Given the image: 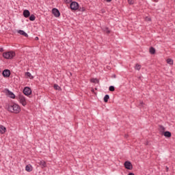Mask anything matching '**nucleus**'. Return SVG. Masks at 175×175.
I'll return each instance as SVG.
<instances>
[{
  "instance_id": "nucleus-27",
  "label": "nucleus",
  "mask_w": 175,
  "mask_h": 175,
  "mask_svg": "<svg viewBox=\"0 0 175 175\" xmlns=\"http://www.w3.org/2000/svg\"><path fill=\"white\" fill-rule=\"evenodd\" d=\"M107 33H110V30L108 28H106Z\"/></svg>"
},
{
  "instance_id": "nucleus-1",
  "label": "nucleus",
  "mask_w": 175,
  "mask_h": 175,
  "mask_svg": "<svg viewBox=\"0 0 175 175\" xmlns=\"http://www.w3.org/2000/svg\"><path fill=\"white\" fill-rule=\"evenodd\" d=\"M8 110L10 113H14V114H18L21 111V107L18 104L14 103L12 105H9L8 107Z\"/></svg>"
},
{
  "instance_id": "nucleus-6",
  "label": "nucleus",
  "mask_w": 175,
  "mask_h": 175,
  "mask_svg": "<svg viewBox=\"0 0 175 175\" xmlns=\"http://www.w3.org/2000/svg\"><path fill=\"white\" fill-rule=\"evenodd\" d=\"M124 167L128 170H132V169H133V166L132 165L131 161L124 162Z\"/></svg>"
},
{
  "instance_id": "nucleus-20",
  "label": "nucleus",
  "mask_w": 175,
  "mask_h": 175,
  "mask_svg": "<svg viewBox=\"0 0 175 175\" xmlns=\"http://www.w3.org/2000/svg\"><path fill=\"white\" fill-rule=\"evenodd\" d=\"M167 64H169V65H173V60L172 59H167Z\"/></svg>"
},
{
  "instance_id": "nucleus-28",
  "label": "nucleus",
  "mask_w": 175,
  "mask_h": 175,
  "mask_svg": "<svg viewBox=\"0 0 175 175\" xmlns=\"http://www.w3.org/2000/svg\"><path fill=\"white\" fill-rule=\"evenodd\" d=\"M143 105H144V103H143V101H140V106H143Z\"/></svg>"
},
{
  "instance_id": "nucleus-2",
  "label": "nucleus",
  "mask_w": 175,
  "mask_h": 175,
  "mask_svg": "<svg viewBox=\"0 0 175 175\" xmlns=\"http://www.w3.org/2000/svg\"><path fill=\"white\" fill-rule=\"evenodd\" d=\"M3 57L5 59H13L16 57V52L11 51L8 52H4L3 53Z\"/></svg>"
},
{
  "instance_id": "nucleus-24",
  "label": "nucleus",
  "mask_w": 175,
  "mask_h": 175,
  "mask_svg": "<svg viewBox=\"0 0 175 175\" xmlns=\"http://www.w3.org/2000/svg\"><path fill=\"white\" fill-rule=\"evenodd\" d=\"M114 90H115L114 86H113V85L109 86V91L113 92L114 91Z\"/></svg>"
},
{
  "instance_id": "nucleus-21",
  "label": "nucleus",
  "mask_w": 175,
  "mask_h": 175,
  "mask_svg": "<svg viewBox=\"0 0 175 175\" xmlns=\"http://www.w3.org/2000/svg\"><path fill=\"white\" fill-rule=\"evenodd\" d=\"M90 81L91 83H99V81L98 80V79H92Z\"/></svg>"
},
{
  "instance_id": "nucleus-15",
  "label": "nucleus",
  "mask_w": 175,
  "mask_h": 175,
  "mask_svg": "<svg viewBox=\"0 0 175 175\" xmlns=\"http://www.w3.org/2000/svg\"><path fill=\"white\" fill-rule=\"evenodd\" d=\"M164 136L165 137H172V133L170 131H165L164 132Z\"/></svg>"
},
{
  "instance_id": "nucleus-22",
  "label": "nucleus",
  "mask_w": 175,
  "mask_h": 175,
  "mask_svg": "<svg viewBox=\"0 0 175 175\" xmlns=\"http://www.w3.org/2000/svg\"><path fill=\"white\" fill-rule=\"evenodd\" d=\"M129 5H133L135 3V0H127Z\"/></svg>"
},
{
  "instance_id": "nucleus-11",
  "label": "nucleus",
  "mask_w": 175,
  "mask_h": 175,
  "mask_svg": "<svg viewBox=\"0 0 175 175\" xmlns=\"http://www.w3.org/2000/svg\"><path fill=\"white\" fill-rule=\"evenodd\" d=\"M17 33L20 35H22L23 36H25V38H28V33L24 31V30H18Z\"/></svg>"
},
{
  "instance_id": "nucleus-32",
  "label": "nucleus",
  "mask_w": 175,
  "mask_h": 175,
  "mask_svg": "<svg viewBox=\"0 0 175 175\" xmlns=\"http://www.w3.org/2000/svg\"><path fill=\"white\" fill-rule=\"evenodd\" d=\"M39 40V38L38 37H36V40Z\"/></svg>"
},
{
  "instance_id": "nucleus-16",
  "label": "nucleus",
  "mask_w": 175,
  "mask_h": 175,
  "mask_svg": "<svg viewBox=\"0 0 175 175\" xmlns=\"http://www.w3.org/2000/svg\"><path fill=\"white\" fill-rule=\"evenodd\" d=\"M109 99H110V96H109V94H106L104 96V102H105V103L109 102Z\"/></svg>"
},
{
  "instance_id": "nucleus-3",
  "label": "nucleus",
  "mask_w": 175,
  "mask_h": 175,
  "mask_svg": "<svg viewBox=\"0 0 175 175\" xmlns=\"http://www.w3.org/2000/svg\"><path fill=\"white\" fill-rule=\"evenodd\" d=\"M18 100H19V103H21V105H22V106L25 107V105H27V99L25 98L24 95L19 94L18 95Z\"/></svg>"
},
{
  "instance_id": "nucleus-26",
  "label": "nucleus",
  "mask_w": 175,
  "mask_h": 175,
  "mask_svg": "<svg viewBox=\"0 0 175 175\" xmlns=\"http://www.w3.org/2000/svg\"><path fill=\"white\" fill-rule=\"evenodd\" d=\"M65 2H66V3H70V2H72V0H65Z\"/></svg>"
},
{
  "instance_id": "nucleus-30",
  "label": "nucleus",
  "mask_w": 175,
  "mask_h": 175,
  "mask_svg": "<svg viewBox=\"0 0 175 175\" xmlns=\"http://www.w3.org/2000/svg\"><path fill=\"white\" fill-rule=\"evenodd\" d=\"M106 2H111V0H105Z\"/></svg>"
},
{
  "instance_id": "nucleus-14",
  "label": "nucleus",
  "mask_w": 175,
  "mask_h": 175,
  "mask_svg": "<svg viewBox=\"0 0 175 175\" xmlns=\"http://www.w3.org/2000/svg\"><path fill=\"white\" fill-rule=\"evenodd\" d=\"M25 170H26V172H32V165H26Z\"/></svg>"
},
{
  "instance_id": "nucleus-9",
  "label": "nucleus",
  "mask_w": 175,
  "mask_h": 175,
  "mask_svg": "<svg viewBox=\"0 0 175 175\" xmlns=\"http://www.w3.org/2000/svg\"><path fill=\"white\" fill-rule=\"evenodd\" d=\"M3 77H10V70H4L2 72Z\"/></svg>"
},
{
  "instance_id": "nucleus-13",
  "label": "nucleus",
  "mask_w": 175,
  "mask_h": 175,
  "mask_svg": "<svg viewBox=\"0 0 175 175\" xmlns=\"http://www.w3.org/2000/svg\"><path fill=\"white\" fill-rule=\"evenodd\" d=\"M38 165H40L42 168L46 167V166H47L46 161H44L43 160L40 161V162L38 163Z\"/></svg>"
},
{
  "instance_id": "nucleus-8",
  "label": "nucleus",
  "mask_w": 175,
  "mask_h": 175,
  "mask_svg": "<svg viewBox=\"0 0 175 175\" xmlns=\"http://www.w3.org/2000/svg\"><path fill=\"white\" fill-rule=\"evenodd\" d=\"M7 94L12 99H15L16 98V95L14 94V93H13V92L10 91L9 90H7Z\"/></svg>"
},
{
  "instance_id": "nucleus-25",
  "label": "nucleus",
  "mask_w": 175,
  "mask_h": 175,
  "mask_svg": "<svg viewBox=\"0 0 175 175\" xmlns=\"http://www.w3.org/2000/svg\"><path fill=\"white\" fill-rule=\"evenodd\" d=\"M53 87H54L55 90H58V88H59V86L57 84H55Z\"/></svg>"
},
{
  "instance_id": "nucleus-29",
  "label": "nucleus",
  "mask_w": 175,
  "mask_h": 175,
  "mask_svg": "<svg viewBox=\"0 0 175 175\" xmlns=\"http://www.w3.org/2000/svg\"><path fill=\"white\" fill-rule=\"evenodd\" d=\"M0 52L1 53L3 52V48H0Z\"/></svg>"
},
{
  "instance_id": "nucleus-17",
  "label": "nucleus",
  "mask_w": 175,
  "mask_h": 175,
  "mask_svg": "<svg viewBox=\"0 0 175 175\" xmlns=\"http://www.w3.org/2000/svg\"><path fill=\"white\" fill-rule=\"evenodd\" d=\"M25 76L27 77H29V79H33V76H32V75L29 72H25Z\"/></svg>"
},
{
  "instance_id": "nucleus-10",
  "label": "nucleus",
  "mask_w": 175,
  "mask_h": 175,
  "mask_svg": "<svg viewBox=\"0 0 175 175\" xmlns=\"http://www.w3.org/2000/svg\"><path fill=\"white\" fill-rule=\"evenodd\" d=\"M23 16H24V17H25V18H28V17H29V16H31V12H29V10H25L23 11Z\"/></svg>"
},
{
  "instance_id": "nucleus-5",
  "label": "nucleus",
  "mask_w": 175,
  "mask_h": 175,
  "mask_svg": "<svg viewBox=\"0 0 175 175\" xmlns=\"http://www.w3.org/2000/svg\"><path fill=\"white\" fill-rule=\"evenodd\" d=\"M23 94L26 95V96H29L32 94V90L29 87H25L23 89Z\"/></svg>"
},
{
  "instance_id": "nucleus-19",
  "label": "nucleus",
  "mask_w": 175,
  "mask_h": 175,
  "mask_svg": "<svg viewBox=\"0 0 175 175\" xmlns=\"http://www.w3.org/2000/svg\"><path fill=\"white\" fill-rule=\"evenodd\" d=\"M149 51L150 54H155V49L154 47H150Z\"/></svg>"
},
{
  "instance_id": "nucleus-4",
  "label": "nucleus",
  "mask_w": 175,
  "mask_h": 175,
  "mask_svg": "<svg viewBox=\"0 0 175 175\" xmlns=\"http://www.w3.org/2000/svg\"><path fill=\"white\" fill-rule=\"evenodd\" d=\"M71 10H79V3L76 1L71 2L70 5Z\"/></svg>"
},
{
  "instance_id": "nucleus-23",
  "label": "nucleus",
  "mask_w": 175,
  "mask_h": 175,
  "mask_svg": "<svg viewBox=\"0 0 175 175\" xmlns=\"http://www.w3.org/2000/svg\"><path fill=\"white\" fill-rule=\"evenodd\" d=\"M141 68H142V66H140L139 64H136L135 65L136 70H140Z\"/></svg>"
},
{
  "instance_id": "nucleus-12",
  "label": "nucleus",
  "mask_w": 175,
  "mask_h": 175,
  "mask_svg": "<svg viewBox=\"0 0 175 175\" xmlns=\"http://www.w3.org/2000/svg\"><path fill=\"white\" fill-rule=\"evenodd\" d=\"M5 133H6V127L2 125L0 126V133H1V135H3Z\"/></svg>"
},
{
  "instance_id": "nucleus-33",
  "label": "nucleus",
  "mask_w": 175,
  "mask_h": 175,
  "mask_svg": "<svg viewBox=\"0 0 175 175\" xmlns=\"http://www.w3.org/2000/svg\"><path fill=\"white\" fill-rule=\"evenodd\" d=\"M161 128H162V129H165L163 126H161Z\"/></svg>"
},
{
  "instance_id": "nucleus-31",
  "label": "nucleus",
  "mask_w": 175,
  "mask_h": 175,
  "mask_svg": "<svg viewBox=\"0 0 175 175\" xmlns=\"http://www.w3.org/2000/svg\"><path fill=\"white\" fill-rule=\"evenodd\" d=\"M128 175H135V174L131 172V173H129Z\"/></svg>"
},
{
  "instance_id": "nucleus-18",
  "label": "nucleus",
  "mask_w": 175,
  "mask_h": 175,
  "mask_svg": "<svg viewBox=\"0 0 175 175\" xmlns=\"http://www.w3.org/2000/svg\"><path fill=\"white\" fill-rule=\"evenodd\" d=\"M36 17L35 16V15L33 14H31L30 16H29V20L30 21H35Z\"/></svg>"
},
{
  "instance_id": "nucleus-7",
  "label": "nucleus",
  "mask_w": 175,
  "mask_h": 175,
  "mask_svg": "<svg viewBox=\"0 0 175 175\" xmlns=\"http://www.w3.org/2000/svg\"><path fill=\"white\" fill-rule=\"evenodd\" d=\"M52 13L55 17H59V16H61V13H59V10H58V9L57 8H53L52 10Z\"/></svg>"
}]
</instances>
